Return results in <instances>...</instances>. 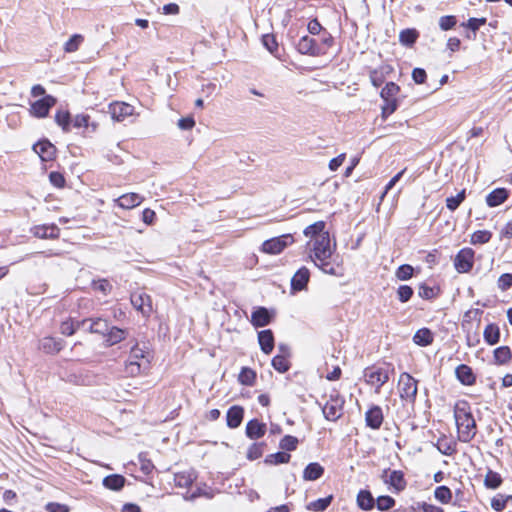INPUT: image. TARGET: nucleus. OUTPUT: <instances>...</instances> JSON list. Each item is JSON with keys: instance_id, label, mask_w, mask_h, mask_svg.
<instances>
[{"instance_id": "nucleus-50", "label": "nucleus", "mask_w": 512, "mask_h": 512, "mask_svg": "<svg viewBox=\"0 0 512 512\" xmlns=\"http://www.w3.org/2000/svg\"><path fill=\"white\" fill-rule=\"evenodd\" d=\"M298 439L291 435L284 436L280 441V448L287 451H293L297 448Z\"/></svg>"}, {"instance_id": "nucleus-38", "label": "nucleus", "mask_w": 512, "mask_h": 512, "mask_svg": "<svg viewBox=\"0 0 512 512\" xmlns=\"http://www.w3.org/2000/svg\"><path fill=\"white\" fill-rule=\"evenodd\" d=\"M357 503L363 510H370L374 506V498L367 490H361L357 496Z\"/></svg>"}, {"instance_id": "nucleus-25", "label": "nucleus", "mask_w": 512, "mask_h": 512, "mask_svg": "<svg viewBox=\"0 0 512 512\" xmlns=\"http://www.w3.org/2000/svg\"><path fill=\"white\" fill-rule=\"evenodd\" d=\"M456 376L457 379L464 385H473L476 381V377L472 371V369L465 365L461 364L456 368Z\"/></svg>"}, {"instance_id": "nucleus-6", "label": "nucleus", "mask_w": 512, "mask_h": 512, "mask_svg": "<svg viewBox=\"0 0 512 512\" xmlns=\"http://www.w3.org/2000/svg\"><path fill=\"white\" fill-rule=\"evenodd\" d=\"M293 243L294 238L291 234H283L264 241L261 245L260 251L265 254L277 255Z\"/></svg>"}, {"instance_id": "nucleus-51", "label": "nucleus", "mask_w": 512, "mask_h": 512, "mask_svg": "<svg viewBox=\"0 0 512 512\" xmlns=\"http://www.w3.org/2000/svg\"><path fill=\"white\" fill-rule=\"evenodd\" d=\"M396 277L399 279V280H408L412 277L413 275V267L408 265V264H404V265H401L400 267H398V269L396 270V273H395Z\"/></svg>"}, {"instance_id": "nucleus-46", "label": "nucleus", "mask_w": 512, "mask_h": 512, "mask_svg": "<svg viewBox=\"0 0 512 512\" xmlns=\"http://www.w3.org/2000/svg\"><path fill=\"white\" fill-rule=\"evenodd\" d=\"M382 105V117L386 119L392 113H394L398 107V102L396 99H383Z\"/></svg>"}, {"instance_id": "nucleus-8", "label": "nucleus", "mask_w": 512, "mask_h": 512, "mask_svg": "<svg viewBox=\"0 0 512 512\" xmlns=\"http://www.w3.org/2000/svg\"><path fill=\"white\" fill-rule=\"evenodd\" d=\"M132 306L142 314L143 317H149L153 312L151 297L143 291H137L130 297Z\"/></svg>"}, {"instance_id": "nucleus-11", "label": "nucleus", "mask_w": 512, "mask_h": 512, "mask_svg": "<svg viewBox=\"0 0 512 512\" xmlns=\"http://www.w3.org/2000/svg\"><path fill=\"white\" fill-rule=\"evenodd\" d=\"M383 481L388 484L394 491L400 492L405 489L406 481L404 474L399 470H385L382 475Z\"/></svg>"}, {"instance_id": "nucleus-1", "label": "nucleus", "mask_w": 512, "mask_h": 512, "mask_svg": "<svg viewBox=\"0 0 512 512\" xmlns=\"http://www.w3.org/2000/svg\"><path fill=\"white\" fill-rule=\"evenodd\" d=\"M325 228L324 221H317L304 229L303 234L309 238L306 248L316 267L326 274L338 276L340 265L335 258L336 242H332Z\"/></svg>"}, {"instance_id": "nucleus-61", "label": "nucleus", "mask_w": 512, "mask_h": 512, "mask_svg": "<svg viewBox=\"0 0 512 512\" xmlns=\"http://www.w3.org/2000/svg\"><path fill=\"white\" fill-rule=\"evenodd\" d=\"M93 288L95 290L101 291L103 294H107L111 290V285L107 280L101 279L93 282Z\"/></svg>"}, {"instance_id": "nucleus-36", "label": "nucleus", "mask_w": 512, "mask_h": 512, "mask_svg": "<svg viewBox=\"0 0 512 512\" xmlns=\"http://www.w3.org/2000/svg\"><path fill=\"white\" fill-rule=\"evenodd\" d=\"M502 484V477L499 473L488 469L485 478L484 485L488 489H497Z\"/></svg>"}, {"instance_id": "nucleus-53", "label": "nucleus", "mask_w": 512, "mask_h": 512, "mask_svg": "<svg viewBox=\"0 0 512 512\" xmlns=\"http://www.w3.org/2000/svg\"><path fill=\"white\" fill-rule=\"evenodd\" d=\"M412 295H413V289L408 285H401L397 289L398 299L402 303L409 301L410 298L412 297Z\"/></svg>"}, {"instance_id": "nucleus-49", "label": "nucleus", "mask_w": 512, "mask_h": 512, "mask_svg": "<svg viewBox=\"0 0 512 512\" xmlns=\"http://www.w3.org/2000/svg\"><path fill=\"white\" fill-rule=\"evenodd\" d=\"M291 456L290 454L286 452H277L274 454L269 455L266 458V462L270 464H282V463H288Z\"/></svg>"}, {"instance_id": "nucleus-37", "label": "nucleus", "mask_w": 512, "mask_h": 512, "mask_svg": "<svg viewBox=\"0 0 512 512\" xmlns=\"http://www.w3.org/2000/svg\"><path fill=\"white\" fill-rule=\"evenodd\" d=\"M84 42V36L81 34L72 35L64 44L63 49L66 53L76 52Z\"/></svg>"}, {"instance_id": "nucleus-2", "label": "nucleus", "mask_w": 512, "mask_h": 512, "mask_svg": "<svg viewBox=\"0 0 512 512\" xmlns=\"http://www.w3.org/2000/svg\"><path fill=\"white\" fill-rule=\"evenodd\" d=\"M454 418L458 439L464 443L470 442L476 435V423L467 402H459L455 405Z\"/></svg>"}, {"instance_id": "nucleus-34", "label": "nucleus", "mask_w": 512, "mask_h": 512, "mask_svg": "<svg viewBox=\"0 0 512 512\" xmlns=\"http://www.w3.org/2000/svg\"><path fill=\"white\" fill-rule=\"evenodd\" d=\"M105 337L108 345L112 346L125 339L126 331L117 327H112L106 332Z\"/></svg>"}, {"instance_id": "nucleus-47", "label": "nucleus", "mask_w": 512, "mask_h": 512, "mask_svg": "<svg viewBox=\"0 0 512 512\" xmlns=\"http://www.w3.org/2000/svg\"><path fill=\"white\" fill-rule=\"evenodd\" d=\"M434 496L438 501L448 503L452 498V493L448 487L439 486L435 489Z\"/></svg>"}, {"instance_id": "nucleus-58", "label": "nucleus", "mask_w": 512, "mask_h": 512, "mask_svg": "<svg viewBox=\"0 0 512 512\" xmlns=\"http://www.w3.org/2000/svg\"><path fill=\"white\" fill-rule=\"evenodd\" d=\"M418 295L423 299H432L435 297L436 293L434 288L422 284L418 289Z\"/></svg>"}, {"instance_id": "nucleus-48", "label": "nucleus", "mask_w": 512, "mask_h": 512, "mask_svg": "<svg viewBox=\"0 0 512 512\" xmlns=\"http://www.w3.org/2000/svg\"><path fill=\"white\" fill-rule=\"evenodd\" d=\"M491 236H492L491 232H489L487 230H479L472 234L471 242L473 244H484V243L489 242V240L491 239Z\"/></svg>"}, {"instance_id": "nucleus-4", "label": "nucleus", "mask_w": 512, "mask_h": 512, "mask_svg": "<svg viewBox=\"0 0 512 512\" xmlns=\"http://www.w3.org/2000/svg\"><path fill=\"white\" fill-rule=\"evenodd\" d=\"M150 364L149 353L138 345L131 348L125 364V372L132 377L148 370Z\"/></svg>"}, {"instance_id": "nucleus-39", "label": "nucleus", "mask_w": 512, "mask_h": 512, "mask_svg": "<svg viewBox=\"0 0 512 512\" xmlns=\"http://www.w3.org/2000/svg\"><path fill=\"white\" fill-rule=\"evenodd\" d=\"M55 122L62 128L64 132L70 131L72 122L70 113L67 110H58L55 114Z\"/></svg>"}, {"instance_id": "nucleus-64", "label": "nucleus", "mask_w": 512, "mask_h": 512, "mask_svg": "<svg viewBox=\"0 0 512 512\" xmlns=\"http://www.w3.org/2000/svg\"><path fill=\"white\" fill-rule=\"evenodd\" d=\"M346 155L344 153L338 155L337 157L333 158L329 162V169L331 171H336L344 162Z\"/></svg>"}, {"instance_id": "nucleus-15", "label": "nucleus", "mask_w": 512, "mask_h": 512, "mask_svg": "<svg viewBox=\"0 0 512 512\" xmlns=\"http://www.w3.org/2000/svg\"><path fill=\"white\" fill-rule=\"evenodd\" d=\"M32 233L41 239H56L59 237L60 229L55 224H43L34 226Z\"/></svg>"}, {"instance_id": "nucleus-19", "label": "nucleus", "mask_w": 512, "mask_h": 512, "mask_svg": "<svg viewBox=\"0 0 512 512\" xmlns=\"http://www.w3.org/2000/svg\"><path fill=\"white\" fill-rule=\"evenodd\" d=\"M197 479V473L193 469L181 471L174 474V483L177 487L187 488Z\"/></svg>"}, {"instance_id": "nucleus-12", "label": "nucleus", "mask_w": 512, "mask_h": 512, "mask_svg": "<svg viewBox=\"0 0 512 512\" xmlns=\"http://www.w3.org/2000/svg\"><path fill=\"white\" fill-rule=\"evenodd\" d=\"M134 107L124 102H115L109 105V113L113 120L123 121L133 114Z\"/></svg>"}, {"instance_id": "nucleus-59", "label": "nucleus", "mask_w": 512, "mask_h": 512, "mask_svg": "<svg viewBox=\"0 0 512 512\" xmlns=\"http://www.w3.org/2000/svg\"><path fill=\"white\" fill-rule=\"evenodd\" d=\"M486 23V18H470L467 23L463 24L467 28L476 32L481 26Z\"/></svg>"}, {"instance_id": "nucleus-28", "label": "nucleus", "mask_w": 512, "mask_h": 512, "mask_svg": "<svg viewBox=\"0 0 512 512\" xmlns=\"http://www.w3.org/2000/svg\"><path fill=\"white\" fill-rule=\"evenodd\" d=\"M324 473V468L319 463H310L303 471V478L307 481L319 479Z\"/></svg>"}, {"instance_id": "nucleus-27", "label": "nucleus", "mask_w": 512, "mask_h": 512, "mask_svg": "<svg viewBox=\"0 0 512 512\" xmlns=\"http://www.w3.org/2000/svg\"><path fill=\"white\" fill-rule=\"evenodd\" d=\"M126 479L122 475L113 474L103 479V486L109 490L119 491L125 485Z\"/></svg>"}, {"instance_id": "nucleus-10", "label": "nucleus", "mask_w": 512, "mask_h": 512, "mask_svg": "<svg viewBox=\"0 0 512 512\" xmlns=\"http://www.w3.org/2000/svg\"><path fill=\"white\" fill-rule=\"evenodd\" d=\"M474 251L470 248L461 249L454 259L455 269L459 273H467L473 267Z\"/></svg>"}, {"instance_id": "nucleus-43", "label": "nucleus", "mask_w": 512, "mask_h": 512, "mask_svg": "<svg viewBox=\"0 0 512 512\" xmlns=\"http://www.w3.org/2000/svg\"><path fill=\"white\" fill-rule=\"evenodd\" d=\"M465 189L461 190L456 196H451L446 199V207L450 211L456 210L460 204L465 200Z\"/></svg>"}, {"instance_id": "nucleus-62", "label": "nucleus", "mask_w": 512, "mask_h": 512, "mask_svg": "<svg viewBox=\"0 0 512 512\" xmlns=\"http://www.w3.org/2000/svg\"><path fill=\"white\" fill-rule=\"evenodd\" d=\"M49 180L50 182L55 186V187H58V188H61L64 186L65 184V179L64 177L62 176L61 173H58V172H51L50 175H49Z\"/></svg>"}, {"instance_id": "nucleus-18", "label": "nucleus", "mask_w": 512, "mask_h": 512, "mask_svg": "<svg viewBox=\"0 0 512 512\" xmlns=\"http://www.w3.org/2000/svg\"><path fill=\"white\" fill-rule=\"evenodd\" d=\"M310 278V272L306 267H301L291 279V289L301 291L305 289Z\"/></svg>"}, {"instance_id": "nucleus-29", "label": "nucleus", "mask_w": 512, "mask_h": 512, "mask_svg": "<svg viewBox=\"0 0 512 512\" xmlns=\"http://www.w3.org/2000/svg\"><path fill=\"white\" fill-rule=\"evenodd\" d=\"M297 49L302 54L315 55L317 53L315 40L308 36H303L299 40L297 44Z\"/></svg>"}, {"instance_id": "nucleus-3", "label": "nucleus", "mask_w": 512, "mask_h": 512, "mask_svg": "<svg viewBox=\"0 0 512 512\" xmlns=\"http://www.w3.org/2000/svg\"><path fill=\"white\" fill-rule=\"evenodd\" d=\"M394 373V367L391 364L373 365L364 369V381L375 388V392L379 393L381 387L387 383L390 376Z\"/></svg>"}, {"instance_id": "nucleus-35", "label": "nucleus", "mask_w": 512, "mask_h": 512, "mask_svg": "<svg viewBox=\"0 0 512 512\" xmlns=\"http://www.w3.org/2000/svg\"><path fill=\"white\" fill-rule=\"evenodd\" d=\"M483 336H484V340L489 345H494V344L498 343L499 338H500V331H499L498 326L495 324L487 325L484 329Z\"/></svg>"}, {"instance_id": "nucleus-23", "label": "nucleus", "mask_w": 512, "mask_h": 512, "mask_svg": "<svg viewBox=\"0 0 512 512\" xmlns=\"http://www.w3.org/2000/svg\"><path fill=\"white\" fill-rule=\"evenodd\" d=\"M258 342L265 354H270L274 348V336L271 330H262L258 333Z\"/></svg>"}, {"instance_id": "nucleus-54", "label": "nucleus", "mask_w": 512, "mask_h": 512, "mask_svg": "<svg viewBox=\"0 0 512 512\" xmlns=\"http://www.w3.org/2000/svg\"><path fill=\"white\" fill-rule=\"evenodd\" d=\"M263 454V444L254 443L252 444L247 451V458L249 460H256L260 458Z\"/></svg>"}, {"instance_id": "nucleus-20", "label": "nucleus", "mask_w": 512, "mask_h": 512, "mask_svg": "<svg viewBox=\"0 0 512 512\" xmlns=\"http://www.w3.org/2000/svg\"><path fill=\"white\" fill-rule=\"evenodd\" d=\"M266 433V424L257 419L250 420L246 424V435L248 438L256 440L264 436Z\"/></svg>"}, {"instance_id": "nucleus-45", "label": "nucleus", "mask_w": 512, "mask_h": 512, "mask_svg": "<svg viewBox=\"0 0 512 512\" xmlns=\"http://www.w3.org/2000/svg\"><path fill=\"white\" fill-rule=\"evenodd\" d=\"M399 92V86L394 82L387 83L384 88L381 90V98L382 99H396V95Z\"/></svg>"}, {"instance_id": "nucleus-60", "label": "nucleus", "mask_w": 512, "mask_h": 512, "mask_svg": "<svg viewBox=\"0 0 512 512\" xmlns=\"http://www.w3.org/2000/svg\"><path fill=\"white\" fill-rule=\"evenodd\" d=\"M45 509L48 512H69L70 509L67 505L57 503V502H49L46 504Z\"/></svg>"}, {"instance_id": "nucleus-14", "label": "nucleus", "mask_w": 512, "mask_h": 512, "mask_svg": "<svg viewBox=\"0 0 512 512\" xmlns=\"http://www.w3.org/2000/svg\"><path fill=\"white\" fill-rule=\"evenodd\" d=\"M33 150L39 155L41 160L45 162L53 160L56 154L55 146L48 140L37 142L33 146Z\"/></svg>"}, {"instance_id": "nucleus-22", "label": "nucleus", "mask_w": 512, "mask_h": 512, "mask_svg": "<svg viewBox=\"0 0 512 512\" xmlns=\"http://www.w3.org/2000/svg\"><path fill=\"white\" fill-rule=\"evenodd\" d=\"M509 196L505 188H496L486 196V203L489 207H497L504 203Z\"/></svg>"}, {"instance_id": "nucleus-7", "label": "nucleus", "mask_w": 512, "mask_h": 512, "mask_svg": "<svg viewBox=\"0 0 512 512\" xmlns=\"http://www.w3.org/2000/svg\"><path fill=\"white\" fill-rule=\"evenodd\" d=\"M343 405L344 399L338 393L330 394L322 407L324 417L329 421H336L342 415Z\"/></svg>"}, {"instance_id": "nucleus-16", "label": "nucleus", "mask_w": 512, "mask_h": 512, "mask_svg": "<svg viewBox=\"0 0 512 512\" xmlns=\"http://www.w3.org/2000/svg\"><path fill=\"white\" fill-rule=\"evenodd\" d=\"M383 412L380 406H372L365 414V422L371 429H379L383 423Z\"/></svg>"}, {"instance_id": "nucleus-30", "label": "nucleus", "mask_w": 512, "mask_h": 512, "mask_svg": "<svg viewBox=\"0 0 512 512\" xmlns=\"http://www.w3.org/2000/svg\"><path fill=\"white\" fill-rule=\"evenodd\" d=\"M87 325V320L82 321H73L68 319L63 321L60 325V331L63 335L71 336L75 333V331L81 327H85Z\"/></svg>"}, {"instance_id": "nucleus-24", "label": "nucleus", "mask_w": 512, "mask_h": 512, "mask_svg": "<svg viewBox=\"0 0 512 512\" xmlns=\"http://www.w3.org/2000/svg\"><path fill=\"white\" fill-rule=\"evenodd\" d=\"M244 410L240 406H232L229 408L226 418H227V426L229 428H237L240 426L243 420Z\"/></svg>"}, {"instance_id": "nucleus-40", "label": "nucleus", "mask_w": 512, "mask_h": 512, "mask_svg": "<svg viewBox=\"0 0 512 512\" xmlns=\"http://www.w3.org/2000/svg\"><path fill=\"white\" fill-rule=\"evenodd\" d=\"M419 33L415 29H405L402 30L399 34V42L404 46H412L417 38Z\"/></svg>"}, {"instance_id": "nucleus-5", "label": "nucleus", "mask_w": 512, "mask_h": 512, "mask_svg": "<svg viewBox=\"0 0 512 512\" xmlns=\"http://www.w3.org/2000/svg\"><path fill=\"white\" fill-rule=\"evenodd\" d=\"M418 391V382L409 373L403 372L398 380V392L400 398L409 403L415 402Z\"/></svg>"}, {"instance_id": "nucleus-31", "label": "nucleus", "mask_w": 512, "mask_h": 512, "mask_svg": "<svg viewBox=\"0 0 512 512\" xmlns=\"http://www.w3.org/2000/svg\"><path fill=\"white\" fill-rule=\"evenodd\" d=\"M433 339V333L428 328L419 329L413 336V342L419 346H428Z\"/></svg>"}, {"instance_id": "nucleus-26", "label": "nucleus", "mask_w": 512, "mask_h": 512, "mask_svg": "<svg viewBox=\"0 0 512 512\" xmlns=\"http://www.w3.org/2000/svg\"><path fill=\"white\" fill-rule=\"evenodd\" d=\"M512 359V352L508 346H500L493 352V363L495 365H506Z\"/></svg>"}, {"instance_id": "nucleus-44", "label": "nucleus", "mask_w": 512, "mask_h": 512, "mask_svg": "<svg viewBox=\"0 0 512 512\" xmlns=\"http://www.w3.org/2000/svg\"><path fill=\"white\" fill-rule=\"evenodd\" d=\"M332 496L317 499L308 504L307 508L312 511L321 512L324 511L331 503Z\"/></svg>"}, {"instance_id": "nucleus-32", "label": "nucleus", "mask_w": 512, "mask_h": 512, "mask_svg": "<svg viewBox=\"0 0 512 512\" xmlns=\"http://www.w3.org/2000/svg\"><path fill=\"white\" fill-rule=\"evenodd\" d=\"M88 326V330L91 333H99L105 335L106 332L109 330L108 322L105 319L102 318H96V319H86Z\"/></svg>"}, {"instance_id": "nucleus-33", "label": "nucleus", "mask_w": 512, "mask_h": 512, "mask_svg": "<svg viewBox=\"0 0 512 512\" xmlns=\"http://www.w3.org/2000/svg\"><path fill=\"white\" fill-rule=\"evenodd\" d=\"M41 347L46 353H57L63 348V341L52 337H46L42 340Z\"/></svg>"}, {"instance_id": "nucleus-13", "label": "nucleus", "mask_w": 512, "mask_h": 512, "mask_svg": "<svg viewBox=\"0 0 512 512\" xmlns=\"http://www.w3.org/2000/svg\"><path fill=\"white\" fill-rule=\"evenodd\" d=\"M144 201V197L137 193H127L114 200V203L122 209H133Z\"/></svg>"}, {"instance_id": "nucleus-52", "label": "nucleus", "mask_w": 512, "mask_h": 512, "mask_svg": "<svg viewBox=\"0 0 512 512\" xmlns=\"http://www.w3.org/2000/svg\"><path fill=\"white\" fill-rule=\"evenodd\" d=\"M457 23L456 17L452 15L442 16L439 19V27L443 31L452 29Z\"/></svg>"}, {"instance_id": "nucleus-41", "label": "nucleus", "mask_w": 512, "mask_h": 512, "mask_svg": "<svg viewBox=\"0 0 512 512\" xmlns=\"http://www.w3.org/2000/svg\"><path fill=\"white\" fill-rule=\"evenodd\" d=\"M272 366L275 370H277L280 373H284L289 370L290 363L288 361V358L284 354H277L272 359Z\"/></svg>"}, {"instance_id": "nucleus-63", "label": "nucleus", "mask_w": 512, "mask_h": 512, "mask_svg": "<svg viewBox=\"0 0 512 512\" xmlns=\"http://www.w3.org/2000/svg\"><path fill=\"white\" fill-rule=\"evenodd\" d=\"M426 72L424 69L415 68L412 72V78L417 84H422L426 80Z\"/></svg>"}, {"instance_id": "nucleus-57", "label": "nucleus", "mask_w": 512, "mask_h": 512, "mask_svg": "<svg viewBox=\"0 0 512 512\" xmlns=\"http://www.w3.org/2000/svg\"><path fill=\"white\" fill-rule=\"evenodd\" d=\"M498 288L502 291L509 289L512 286V274L504 273L498 279Z\"/></svg>"}, {"instance_id": "nucleus-56", "label": "nucleus", "mask_w": 512, "mask_h": 512, "mask_svg": "<svg viewBox=\"0 0 512 512\" xmlns=\"http://www.w3.org/2000/svg\"><path fill=\"white\" fill-rule=\"evenodd\" d=\"M262 43L270 53H274L278 48L275 36L272 34L263 35Z\"/></svg>"}, {"instance_id": "nucleus-42", "label": "nucleus", "mask_w": 512, "mask_h": 512, "mask_svg": "<svg viewBox=\"0 0 512 512\" xmlns=\"http://www.w3.org/2000/svg\"><path fill=\"white\" fill-rule=\"evenodd\" d=\"M255 379H256V373L252 369L247 368V367L242 368V370L238 376L239 382L243 385H248V386L253 385Z\"/></svg>"}, {"instance_id": "nucleus-17", "label": "nucleus", "mask_w": 512, "mask_h": 512, "mask_svg": "<svg viewBox=\"0 0 512 512\" xmlns=\"http://www.w3.org/2000/svg\"><path fill=\"white\" fill-rule=\"evenodd\" d=\"M73 127L84 128L88 133H95L99 127L98 122L91 121L88 114H77L72 120Z\"/></svg>"}, {"instance_id": "nucleus-21", "label": "nucleus", "mask_w": 512, "mask_h": 512, "mask_svg": "<svg viewBox=\"0 0 512 512\" xmlns=\"http://www.w3.org/2000/svg\"><path fill=\"white\" fill-rule=\"evenodd\" d=\"M272 314L264 307H258L251 315V323L255 327H263L270 323Z\"/></svg>"}, {"instance_id": "nucleus-9", "label": "nucleus", "mask_w": 512, "mask_h": 512, "mask_svg": "<svg viewBox=\"0 0 512 512\" xmlns=\"http://www.w3.org/2000/svg\"><path fill=\"white\" fill-rule=\"evenodd\" d=\"M56 104V98L52 95H46L39 100L31 103L30 114L36 118H45L49 110Z\"/></svg>"}, {"instance_id": "nucleus-55", "label": "nucleus", "mask_w": 512, "mask_h": 512, "mask_svg": "<svg viewBox=\"0 0 512 512\" xmlns=\"http://www.w3.org/2000/svg\"><path fill=\"white\" fill-rule=\"evenodd\" d=\"M395 504V500L390 496H380L376 501L377 508L381 511L392 508Z\"/></svg>"}]
</instances>
